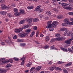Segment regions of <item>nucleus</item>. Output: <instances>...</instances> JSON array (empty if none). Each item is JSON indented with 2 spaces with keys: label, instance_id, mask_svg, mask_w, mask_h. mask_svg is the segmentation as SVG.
Here are the masks:
<instances>
[{
  "label": "nucleus",
  "instance_id": "f257e3e1",
  "mask_svg": "<svg viewBox=\"0 0 73 73\" xmlns=\"http://www.w3.org/2000/svg\"><path fill=\"white\" fill-rule=\"evenodd\" d=\"M66 38L64 36L62 37L61 38H55V39L52 38L51 39L50 42H54L55 40L57 41H63V40H65Z\"/></svg>",
  "mask_w": 73,
  "mask_h": 73
},
{
  "label": "nucleus",
  "instance_id": "f03ea898",
  "mask_svg": "<svg viewBox=\"0 0 73 73\" xmlns=\"http://www.w3.org/2000/svg\"><path fill=\"white\" fill-rule=\"evenodd\" d=\"M69 19L66 18L64 19V23H66L68 25H71L72 22H69Z\"/></svg>",
  "mask_w": 73,
  "mask_h": 73
},
{
  "label": "nucleus",
  "instance_id": "7ed1b4c3",
  "mask_svg": "<svg viewBox=\"0 0 73 73\" xmlns=\"http://www.w3.org/2000/svg\"><path fill=\"white\" fill-rule=\"evenodd\" d=\"M57 23H58L57 22H56V21H53L51 24L52 26L54 28H56V25L57 24Z\"/></svg>",
  "mask_w": 73,
  "mask_h": 73
},
{
  "label": "nucleus",
  "instance_id": "20e7f679",
  "mask_svg": "<svg viewBox=\"0 0 73 73\" xmlns=\"http://www.w3.org/2000/svg\"><path fill=\"white\" fill-rule=\"evenodd\" d=\"M0 61L1 62V64H5L7 62L5 61V58H1V59Z\"/></svg>",
  "mask_w": 73,
  "mask_h": 73
},
{
  "label": "nucleus",
  "instance_id": "39448f33",
  "mask_svg": "<svg viewBox=\"0 0 73 73\" xmlns=\"http://www.w3.org/2000/svg\"><path fill=\"white\" fill-rule=\"evenodd\" d=\"M61 5H62V7L63 8H64V9H66V6H67V5H69V4L66 3H62L61 4Z\"/></svg>",
  "mask_w": 73,
  "mask_h": 73
},
{
  "label": "nucleus",
  "instance_id": "423d86ee",
  "mask_svg": "<svg viewBox=\"0 0 73 73\" xmlns=\"http://www.w3.org/2000/svg\"><path fill=\"white\" fill-rule=\"evenodd\" d=\"M72 41V39H70L67 40L65 41V43L66 44H70L71 43V42Z\"/></svg>",
  "mask_w": 73,
  "mask_h": 73
},
{
  "label": "nucleus",
  "instance_id": "0eeeda50",
  "mask_svg": "<svg viewBox=\"0 0 73 73\" xmlns=\"http://www.w3.org/2000/svg\"><path fill=\"white\" fill-rule=\"evenodd\" d=\"M27 35H28V34L27 33H25L24 34H19V36H21V37H24L27 36Z\"/></svg>",
  "mask_w": 73,
  "mask_h": 73
},
{
  "label": "nucleus",
  "instance_id": "6e6552de",
  "mask_svg": "<svg viewBox=\"0 0 73 73\" xmlns=\"http://www.w3.org/2000/svg\"><path fill=\"white\" fill-rule=\"evenodd\" d=\"M23 30V29L21 28L17 29L15 30V32L16 33H19L21 31H22Z\"/></svg>",
  "mask_w": 73,
  "mask_h": 73
},
{
  "label": "nucleus",
  "instance_id": "1a4fd4ad",
  "mask_svg": "<svg viewBox=\"0 0 73 73\" xmlns=\"http://www.w3.org/2000/svg\"><path fill=\"white\" fill-rule=\"evenodd\" d=\"M60 48L62 50H63L64 52H68V50H67V49L66 48H63L62 47H60Z\"/></svg>",
  "mask_w": 73,
  "mask_h": 73
},
{
  "label": "nucleus",
  "instance_id": "9d476101",
  "mask_svg": "<svg viewBox=\"0 0 73 73\" xmlns=\"http://www.w3.org/2000/svg\"><path fill=\"white\" fill-rule=\"evenodd\" d=\"M0 13L2 15H5L7 14V12L6 11H3L0 12Z\"/></svg>",
  "mask_w": 73,
  "mask_h": 73
},
{
  "label": "nucleus",
  "instance_id": "9b49d317",
  "mask_svg": "<svg viewBox=\"0 0 73 73\" xmlns=\"http://www.w3.org/2000/svg\"><path fill=\"white\" fill-rule=\"evenodd\" d=\"M41 5H39L37 7L36 9H35V11H38L40 9V7H41Z\"/></svg>",
  "mask_w": 73,
  "mask_h": 73
},
{
  "label": "nucleus",
  "instance_id": "f8f14e48",
  "mask_svg": "<svg viewBox=\"0 0 73 73\" xmlns=\"http://www.w3.org/2000/svg\"><path fill=\"white\" fill-rule=\"evenodd\" d=\"M49 40H50V38H49V36H47L45 38V40L46 41H49Z\"/></svg>",
  "mask_w": 73,
  "mask_h": 73
},
{
  "label": "nucleus",
  "instance_id": "ddd939ff",
  "mask_svg": "<svg viewBox=\"0 0 73 73\" xmlns=\"http://www.w3.org/2000/svg\"><path fill=\"white\" fill-rule=\"evenodd\" d=\"M41 69V66H39L36 68V71H39Z\"/></svg>",
  "mask_w": 73,
  "mask_h": 73
},
{
  "label": "nucleus",
  "instance_id": "4468645a",
  "mask_svg": "<svg viewBox=\"0 0 73 73\" xmlns=\"http://www.w3.org/2000/svg\"><path fill=\"white\" fill-rule=\"evenodd\" d=\"M32 64V62H30L27 64V67H31Z\"/></svg>",
  "mask_w": 73,
  "mask_h": 73
},
{
  "label": "nucleus",
  "instance_id": "2eb2a0df",
  "mask_svg": "<svg viewBox=\"0 0 73 73\" xmlns=\"http://www.w3.org/2000/svg\"><path fill=\"white\" fill-rule=\"evenodd\" d=\"M14 15L16 16H18L21 15V13H20V12L18 13V12H17L14 14Z\"/></svg>",
  "mask_w": 73,
  "mask_h": 73
},
{
  "label": "nucleus",
  "instance_id": "dca6fc26",
  "mask_svg": "<svg viewBox=\"0 0 73 73\" xmlns=\"http://www.w3.org/2000/svg\"><path fill=\"white\" fill-rule=\"evenodd\" d=\"M67 30V29L66 28H62L60 29V31H66Z\"/></svg>",
  "mask_w": 73,
  "mask_h": 73
},
{
  "label": "nucleus",
  "instance_id": "f3484780",
  "mask_svg": "<svg viewBox=\"0 0 73 73\" xmlns=\"http://www.w3.org/2000/svg\"><path fill=\"white\" fill-rule=\"evenodd\" d=\"M29 27V26L28 25H25V26H23L22 29H26V28H28Z\"/></svg>",
  "mask_w": 73,
  "mask_h": 73
},
{
  "label": "nucleus",
  "instance_id": "a211bd4d",
  "mask_svg": "<svg viewBox=\"0 0 73 73\" xmlns=\"http://www.w3.org/2000/svg\"><path fill=\"white\" fill-rule=\"evenodd\" d=\"M52 27V25L51 24H48L46 26V28L47 29L50 28Z\"/></svg>",
  "mask_w": 73,
  "mask_h": 73
},
{
  "label": "nucleus",
  "instance_id": "6ab92c4d",
  "mask_svg": "<svg viewBox=\"0 0 73 73\" xmlns=\"http://www.w3.org/2000/svg\"><path fill=\"white\" fill-rule=\"evenodd\" d=\"M73 9V8L70 7H66V9H69V10H72Z\"/></svg>",
  "mask_w": 73,
  "mask_h": 73
},
{
  "label": "nucleus",
  "instance_id": "aec40b11",
  "mask_svg": "<svg viewBox=\"0 0 73 73\" xmlns=\"http://www.w3.org/2000/svg\"><path fill=\"white\" fill-rule=\"evenodd\" d=\"M72 64V62H69L68 64H66L65 66L67 67L69 66H70Z\"/></svg>",
  "mask_w": 73,
  "mask_h": 73
},
{
  "label": "nucleus",
  "instance_id": "412c9836",
  "mask_svg": "<svg viewBox=\"0 0 73 73\" xmlns=\"http://www.w3.org/2000/svg\"><path fill=\"white\" fill-rule=\"evenodd\" d=\"M7 70H9V69H8L7 70V69L2 70V73H6V72H7Z\"/></svg>",
  "mask_w": 73,
  "mask_h": 73
},
{
  "label": "nucleus",
  "instance_id": "4be33fe9",
  "mask_svg": "<svg viewBox=\"0 0 73 73\" xmlns=\"http://www.w3.org/2000/svg\"><path fill=\"white\" fill-rule=\"evenodd\" d=\"M33 21L34 22H37V21H38L39 20L38 18H35L33 19Z\"/></svg>",
  "mask_w": 73,
  "mask_h": 73
},
{
  "label": "nucleus",
  "instance_id": "5701e85b",
  "mask_svg": "<svg viewBox=\"0 0 73 73\" xmlns=\"http://www.w3.org/2000/svg\"><path fill=\"white\" fill-rule=\"evenodd\" d=\"M33 8H34V7L33 6H31L27 7L28 9H33Z\"/></svg>",
  "mask_w": 73,
  "mask_h": 73
},
{
  "label": "nucleus",
  "instance_id": "b1692460",
  "mask_svg": "<svg viewBox=\"0 0 73 73\" xmlns=\"http://www.w3.org/2000/svg\"><path fill=\"white\" fill-rule=\"evenodd\" d=\"M27 20L29 23H32V18H29L27 19Z\"/></svg>",
  "mask_w": 73,
  "mask_h": 73
},
{
  "label": "nucleus",
  "instance_id": "393cba45",
  "mask_svg": "<svg viewBox=\"0 0 73 73\" xmlns=\"http://www.w3.org/2000/svg\"><path fill=\"white\" fill-rule=\"evenodd\" d=\"M6 8H8V7L4 5L2 7V9H6Z\"/></svg>",
  "mask_w": 73,
  "mask_h": 73
},
{
  "label": "nucleus",
  "instance_id": "a878e982",
  "mask_svg": "<svg viewBox=\"0 0 73 73\" xmlns=\"http://www.w3.org/2000/svg\"><path fill=\"white\" fill-rule=\"evenodd\" d=\"M46 13L47 15H49V16L51 15V12H50V11H47Z\"/></svg>",
  "mask_w": 73,
  "mask_h": 73
},
{
  "label": "nucleus",
  "instance_id": "bb28decb",
  "mask_svg": "<svg viewBox=\"0 0 73 73\" xmlns=\"http://www.w3.org/2000/svg\"><path fill=\"white\" fill-rule=\"evenodd\" d=\"M31 29H28L26 30V32H28V33H28V34H29V32H31Z\"/></svg>",
  "mask_w": 73,
  "mask_h": 73
},
{
  "label": "nucleus",
  "instance_id": "cd10ccee",
  "mask_svg": "<svg viewBox=\"0 0 73 73\" xmlns=\"http://www.w3.org/2000/svg\"><path fill=\"white\" fill-rule=\"evenodd\" d=\"M14 12L16 13V12H18L19 11L18 10V9L17 8H14L13 9Z\"/></svg>",
  "mask_w": 73,
  "mask_h": 73
},
{
  "label": "nucleus",
  "instance_id": "c85d7f7f",
  "mask_svg": "<svg viewBox=\"0 0 73 73\" xmlns=\"http://www.w3.org/2000/svg\"><path fill=\"white\" fill-rule=\"evenodd\" d=\"M25 22V20H23L20 22L19 24H23Z\"/></svg>",
  "mask_w": 73,
  "mask_h": 73
},
{
  "label": "nucleus",
  "instance_id": "c756f323",
  "mask_svg": "<svg viewBox=\"0 0 73 73\" xmlns=\"http://www.w3.org/2000/svg\"><path fill=\"white\" fill-rule=\"evenodd\" d=\"M55 36H56V37H57L58 38H61V37H60V34L57 33L55 35Z\"/></svg>",
  "mask_w": 73,
  "mask_h": 73
},
{
  "label": "nucleus",
  "instance_id": "7c9ffc66",
  "mask_svg": "<svg viewBox=\"0 0 73 73\" xmlns=\"http://www.w3.org/2000/svg\"><path fill=\"white\" fill-rule=\"evenodd\" d=\"M68 50L69 52H70L71 53H73V51L70 48H68Z\"/></svg>",
  "mask_w": 73,
  "mask_h": 73
},
{
  "label": "nucleus",
  "instance_id": "2f4dec72",
  "mask_svg": "<svg viewBox=\"0 0 73 73\" xmlns=\"http://www.w3.org/2000/svg\"><path fill=\"white\" fill-rule=\"evenodd\" d=\"M62 17H62V16L60 15L58 16L57 17V18L58 19H62Z\"/></svg>",
  "mask_w": 73,
  "mask_h": 73
},
{
  "label": "nucleus",
  "instance_id": "473e14b6",
  "mask_svg": "<svg viewBox=\"0 0 73 73\" xmlns=\"http://www.w3.org/2000/svg\"><path fill=\"white\" fill-rule=\"evenodd\" d=\"M35 34V31H33L31 33V34L30 35V37H33V36Z\"/></svg>",
  "mask_w": 73,
  "mask_h": 73
},
{
  "label": "nucleus",
  "instance_id": "72a5a7b5",
  "mask_svg": "<svg viewBox=\"0 0 73 73\" xmlns=\"http://www.w3.org/2000/svg\"><path fill=\"white\" fill-rule=\"evenodd\" d=\"M43 11L44 10L40 8V9H39L38 10V12L39 13H40V12H43Z\"/></svg>",
  "mask_w": 73,
  "mask_h": 73
},
{
  "label": "nucleus",
  "instance_id": "f704fd0d",
  "mask_svg": "<svg viewBox=\"0 0 73 73\" xmlns=\"http://www.w3.org/2000/svg\"><path fill=\"white\" fill-rule=\"evenodd\" d=\"M11 64H7L6 66V68H9L11 66Z\"/></svg>",
  "mask_w": 73,
  "mask_h": 73
},
{
  "label": "nucleus",
  "instance_id": "c9c22d12",
  "mask_svg": "<svg viewBox=\"0 0 73 73\" xmlns=\"http://www.w3.org/2000/svg\"><path fill=\"white\" fill-rule=\"evenodd\" d=\"M54 69V66H52L50 68V70H51V71H53V70Z\"/></svg>",
  "mask_w": 73,
  "mask_h": 73
},
{
  "label": "nucleus",
  "instance_id": "e433bc0d",
  "mask_svg": "<svg viewBox=\"0 0 73 73\" xmlns=\"http://www.w3.org/2000/svg\"><path fill=\"white\" fill-rule=\"evenodd\" d=\"M7 16L9 17H11L12 16V15L11 14L9 13L7 14Z\"/></svg>",
  "mask_w": 73,
  "mask_h": 73
},
{
  "label": "nucleus",
  "instance_id": "4c0bfd02",
  "mask_svg": "<svg viewBox=\"0 0 73 73\" xmlns=\"http://www.w3.org/2000/svg\"><path fill=\"white\" fill-rule=\"evenodd\" d=\"M39 33H40L39 32V31H37L36 33V36L37 37H38V34H39Z\"/></svg>",
  "mask_w": 73,
  "mask_h": 73
},
{
  "label": "nucleus",
  "instance_id": "58836bf2",
  "mask_svg": "<svg viewBox=\"0 0 73 73\" xmlns=\"http://www.w3.org/2000/svg\"><path fill=\"white\" fill-rule=\"evenodd\" d=\"M25 13V11L24 10H20V13L21 14V13Z\"/></svg>",
  "mask_w": 73,
  "mask_h": 73
},
{
  "label": "nucleus",
  "instance_id": "ea45409f",
  "mask_svg": "<svg viewBox=\"0 0 73 73\" xmlns=\"http://www.w3.org/2000/svg\"><path fill=\"white\" fill-rule=\"evenodd\" d=\"M14 60H15V61H18L19 60V59L18 58H13Z\"/></svg>",
  "mask_w": 73,
  "mask_h": 73
},
{
  "label": "nucleus",
  "instance_id": "a19ab883",
  "mask_svg": "<svg viewBox=\"0 0 73 73\" xmlns=\"http://www.w3.org/2000/svg\"><path fill=\"white\" fill-rule=\"evenodd\" d=\"M53 30H54V29L52 27H50L49 29V31H53Z\"/></svg>",
  "mask_w": 73,
  "mask_h": 73
},
{
  "label": "nucleus",
  "instance_id": "79ce46f5",
  "mask_svg": "<svg viewBox=\"0 0 73 73\" xmlns=\"http://www.w3.org/2000/svg\"><path fill=\"white\" fill-rule=\"evenodd\" d=\"M56 69L58 70H62V69H61L59 67H56Z\"/></svg>",
  "mask_w": 73,
  "mask_h": 73
},
{
  "label": "nucleus",
  "instance_id": "37998d69",
  "mask_svg": "<svg viewBox=\"0 0 73 73\" xmlns=\"http://www.w3.org/2000/svg\"><path fill=\"white\" fill-rule=\"evenodd\" d=\"M8 62L12 63L13 62V60H12V59H10L8 61Z\"/></svg>",
  "mask_w": 73,
  "mask_h": 73
},
{
  "label": "nucleus",
  "instance_id": "c03bdc74",
  "mask_svg": "<svg viewBox=\"0 0 73 73\" xmlns=\"http://www.w3.org/2000/svg\"><path fill=\"white\" fill-rule=\"evenodd\" d=\"M35 68H36L35 67H32L31 68V69L30 70V71H32L33 70L35 69Z\"/></svg>",
  "mask_w": 73,
  "mask_h": 73
},
{
  "label": "nucleus",
  "instance_id": "a18cd8bd",
  "mask_svg": "<svg viewBox=\"0 0 73 73\" xmlns=\"http://www.w3.org/2000/svg\"><path fill=\"white\" fill-rule=\"evenodd\" d=\"M24 63H25L24 60H23L21 63V65H23L24 64Z\"/></svg>",
  "mask_w": 73,
  "mask_h": 73
},
{
  "label": "nucleus",
  "instance_id": "49530a36",
  "mask_svg": "<svg viewBox=\"0 0 73 73\" xmlns=\"http://www.w3.org/2000/svg\"><path fill=\"white\" fill-rule=\"evenodd\" d=\"M67 24H66V23H63L62 24V26H66Z\"/></svg>",
  "mask_w": 73,
  "mask_h": 73
},
{
  "label": "nucleus",
  "instance_id": "de8ad7c7",
  "mask_svg": "<svg viewBox=\"0 0 73 73\" xmlns=\"http://www.w3.org/2000/svg\"><path fill=\"white\" fill-rule=\"evenodd\" d=\"M52 22V21H49L47 23V24H51V23Z\"/></svg>",
  "mask_w": 73,
  "mask_h": 73
},
{
  "label": "nucleus",
  "instance_id": "09e8293b",
  "mask_svg": "<svg viewBox=\"0 0 73 73\" xmlns=\"http://www.w3.org/2000/svg\"><path fill=\"white\" fill-rule=\"evenodd\" d=\"M68 15H73V12H69Z\"/></svg>",
  "mask_w": 73,
  "mask_h": 73
},
{
  "label": "nucleus",
  "instance_id": "8fccbe9b",
  "mask_svg": "<svg viewBox=\"0 0 73 73\" xmlns=\"http://www.w3.org/2000/svg\"><path fill=\"white\" fill-rule=\"evenodd\" d=\"M54 46L53 45L52 46H51L50 47V49H51V50H52V49H54Z\"/></svg>",
  "mask_w": 73,
  "mask_h": 73
},
{
  "label": "nucleus",
  "instance_id": "3c124183",
  "mask_svg": "<svg viewBox=\"0 0 73 73\" xmlns=\"http://www.w3.org/2000/svg\"><path fill=\"white\" fill-rule=\"evenodd\" d=\"M33 29L34 30H35V31H36V30H37V27L36 26L34 27Z\"/></svg>",
  "mask_w": 73,
  "mask_h": 73
},
{
  "label": "nucleus",
  "instance_id": "603ef678",
  "mask_svg": "<svg viewBox=\"0 0 73 73\" xmlns=\"http://www.w3.org/2000/svg\"><path fill=\"white\" fill-rule=\"evenodd\" d=\"M64 62H62L59 61L58 62V64H63Z\"/></svg>",
  "mask_w": 73,
  "mask_h": 73
},
{
  "label": "nucleus",
  "instance_id": "864d4df0",
  "mask_svg": "<svg viewBox=\"0 0 73 73\" xmlns=\"http://www.w3.org/2000/svg\"><path fill=\"white\" fill-rule=\"evenodd\" d=\"M49 48V46H44V49H48Z\"/></svg>",
  "mask_w": 73,
  "mask_h": 73
},
{
  "label": "nucleus",
  "instance_id": "5fc2aeb1",
  "mask_svg": "<svg viewBox=\"0 0 73 73\" xmlns=\"http://www.w3.org/2000/svg\"><path fill=\"white\" fill-rule=\"evenodd\" d=\"M63 71L64 73H68V71L66 70H64Z\"/></svg>",
  "mask_w": 73,
  "mask_h": 73
},
{
  "label": "nucleus",
  "instance_id": "6e6d98bb",
  "mask_svg": "<svg viewBox=\"0 0 73 73\" xmlns=\"http://www.w3.org/2000/svg\"><path fill=\"white\" fill-rule=\"evenodd\" d=\"M21 46H25V43H22L21 44Z\"/></svg>",
  "mask_w": 73,
  "mask_h": 73
},
{
  "label": "nucleus",
  "instance_id": "4d7b16f0",
  "mask_svg": "<svg viewBox=\"0 0 73 73\" xmlns=\"http://www.w3.org/2000/svg\"><path fill=\"white\" fill-rule=\"evenodd\" d=\"M21 60H25V57H23L22 58H21Z\"/></svg>",
  "mask_w": 73,
  "mask_h": 73
},
{
  "label": "nucleus",
  "instance_id": "13d9d810",
  "mask_svg": "<svg viewBox=\"0 0 73 73\" xmlns=\"http://www.w3.org/2000/svg\"><path fill=\"white\" fill-rule=\"evenodd\" d=\"M64 36H66V35H67V32L65 31V32L64 33Z\"/></svg>",
  "mask_w": 73,
  "mask_h": 73
},
{
  "label": "nucleus",
  "instance_id": "bf43d9fd",
  "mask_svg": "<svg viewBox=\"0 0 73 73\" xmlns=\"http://www.w3.org/2000/svg\"><path fill=\"white\" fill-rule=\"evenodd\" d=\"M70 20L71 21L73 22V18H70Z\"/></svg>",
  "mask_w": 73,
  "mask_h": 73
},
{
  "label": "nucleus",
  "instance_id": "052dcab7",
  "mask_svg": "<svg viewBox=\"0 0 73 73\" xmlns=\"http://www.w3.org/2000/svg\"><path fill=\"white\" fill-rule=\"evenodd\" d=\"M13 38H14V39H16V38H17V36H16V35H15V36L13 37Z\"/></svg>",
  "mask_w": 73,
  "mask_h": 73
},
{
  "label": "nucleus",
  "instance_id": "680f3d73",
  "mask_svg": "<svg viewBox=\"0 0 73 73\" xmlns=\"http://www.w3.org/2000/svg\"><path fill=\"white\" fill-rule=\"evenodd\" d=\"M17 41L18 42H21V40L20 39H17Z\"/></svg>",
  "mask_w": 73,
  "mask_h": 73
},
{
  "label": "nucleus",
  "instance_id": "e2e57ef3",
  "mask_svg": "<svg viewBox=\"0 0 73 73\" xmlns=\"http://www.w3.org/2000/svg\"><path fill=\"white\" fill-rule=\"evenodd\" d=\"M69 3H73V0H68Z\"/></svg>",
  "mask_w": 73,
  "mask_h": 73
},
{
  "label": "nucleus",
  "instance_id": "0e129e2a",
  "mask_svg": "<svg viewBox=\"0 0 73 73\" xmlns=\"http://www.w3.org/2000/svg\"><path fill=\"white\" fill-rule=\"evenodd\" d=\"M8 8L9 9H11V8H12V7H11V6H8Z\"/></svg>",
  "mask_w": 73,
  "mask_h": 73
},
{
  "label": "nucleus",
  "instance_id": "69168bd1",
  "mask_svg": "<svg viewBox=\"0 0 73 73\" xmlns=\"http://www.w3.org/2000/svg\"><path fill=\"white\" fill-rule=\"evenodd\" d=\"M32 73H37V71H36V70H34V71H32Z\"/></svg>",
  "mask_w": 73,
  "mask_h": 73
},
{
  "label": "nucleus",
  "instance_id": "338daca9",
  "mask_svg": "<svg viewBox=\"0 0 73 73\" xmlns=\"http://www.w3.org/2000/svg\"><path fill=\"white\" fill-rule=\"evenodd\" d=\"M12 5L13 7H15V6L16 5H15V3H13Z\"/></svg>",
  "mask_w": 73,
  "mask_h": 73
},
{
  "label": "nucleus",
  "instance_id": "774afa93",
  "mask_svg": "<svg viewBox=\"0 0 73 73\" xmlns=\"http://www.w3.org/2000/svg\"><path fill=\"white\" fill-rule=\"evenodd\" d=\"M45 73H50V72L48 71H46L45 72Z\"/></svg>",
  "mask_w": 73,
  "mask_h": 73
}]
</instances>
